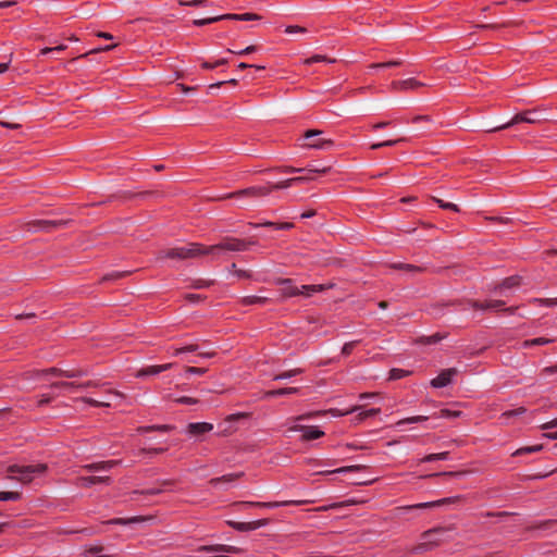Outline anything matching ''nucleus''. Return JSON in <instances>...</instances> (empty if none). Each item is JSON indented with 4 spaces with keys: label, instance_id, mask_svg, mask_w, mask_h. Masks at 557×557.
I'll list each match as a JSON object with an SVG mask.
<instances>
[{
    "label": "nucleus",
    "instance_id": "obj_32",
    "mask_svg": "<svg viewBox=\"0 0 557 557\" xmlns=\"http://www.w3.org/2000/svg\"><path fill=\"white\" fill-rule=\"evenodd\" d=\"M255 226H265V227H274L276 230H290L294 227L293 223L289 222H283V223H275V222H263L260 224H256Z\"/></svg>",
    "mask_w": 557,
    "mask_h": 557
},
{
    "label": "nucleus",
    "instance_id": "obj_6",
    "mask_svg": "<svg viewBox=\"0 0 557 557\" xmlns=\"http://www.w3.org/2000/svg\"><path fill=\"white\" fill-rule=\"evenodd\" d=\"M69 223L66 220H35L27 223L30 232H51Z\"/></svg>",
    "mask_w": 557,
    "mask_h": 557
},
{
    "label": "nucleus",
    "instance_id": "obj_38",
    "mask_svg": "<svg viewBox=\"0 0 557 557\" xmlns=\"http://www.w3.org/2000/svg\"><path fill=\"white\" fill-rule=\"evenodd\" d=\"M78 400L95 407H110L111 404L108 400H96L90 397H82Z\"/></svg>",
    "mask_w": 557,
    "mask_h": 557
},
{
    "label": "nucleus",
    "instance_id": "obj_60",
    "mask_svg": "<svg viewBox=\"0 0 557 557\" xmlns=\"http://www.w3.org/2000/svg\"><path fill=\"white\" fill-rule=\"evenodd\" d=\"M224 84H232V85H236L237 84V81L235 78L233 79H230V81H222V82H218V83H214V84H211L209 86V89L210 90H213V89H218L220 88L222 85Z\"/></svg>",
    "mask_w": 557,
    "mask_h": 557
},
{
    "label": "nucleus",
    "instance_id": "obj_54",
    "mask_svg": "<svg viewBox=\"0 0 557 557\" xmlns=\"http://www.w3.org/2000/svg\"><path fill=\"white\" fill-rule=\"evenodd\" d=\"M206 0H190V1H184L180 0L178 4L182 7H202L205 4Z\"/></svg>",
    "mask_w": 557,
    "mask_h": 557
},
{
    "label": "nucleus",
    "instance_id": "obj_53",
    "mask_svg": "<svg viewBox=\"0 0 557 557\" xmlns=\"http://www.w3.org/2000/svg\"><path fill=\"white\" fill-rule=\"evenodd\" d=\"M174 401L177 404H183V405H196L198 403V399L193 398V397L183 396V397L175 398Z\"/></svg>",
    "mask_w": 557,
    "mask_h": 557
},
{
    "label": "nucleus",
    "instance_id": "obj_15",
    "mask_svg": "<svg viewBox=\"0 0 557 557\" xmlns=\"http://www.w3.org/2000/svg\"><path fill=\"white\" fill-rule=\"evenodd\" d=\"M227 523H228V525H231L233 529H235L237 531L248 532V531H253V530H257V529H259L261 527L267 525L268 524V520L267 519H261V520L251 521V522L228 521Z\"/></svg>",
    "mask_w": 557,
    "mask_h": 557
},
{
    "label": "nucleus",
    "instance_id": "obj_4",
    "mask_svg": "<svg viewBox=\"0 0 557 557\" xmlns=\"http://www.w3.org/2000/svg\"><path fill=\"white\" fill-rule=\"evenodd\" d=\"M546 117L543 116V114L537 110H527L521 113L516 114L509 122L502 124L499 126H496L492 128L491 131H499L505 129L508 127H511L518 123H530V124H536L542 121H545Z\"/></svg>",
    "mask_w": 557,
    "mask_h": 557
},
{
    "label": "nucleus",
    "instance_id": "obj_52",
    "mask_svg": "<svg viewBox=\"0 0 557 557\" xmlns=\"http://www.w3.org/2000/svg\"><path fill=\"white\" fill-rule=\"evenodd\" d=\"M131 272H121V271H114L112 273H109L107 274L106 276H103V280L104 281H111V280H117V278H121V277H124L126 276L127 274H129Z\"/></svg>",
    "mask_w": 557,
    "mask_h": 557
},
{
    "label": "nucleus",
    "instance_id": "obj_8",
    "mask_svg": "<svg viewBox=\"0 0 557 557\" xmlns=\"http://www.w3.org/2000/svg\"><path fill=\"white\" fill-rule=\"evenodd\" d=\"M302 502L298 500H286V502H269V503H262V502H238L235 503L234 506L236 507H257V508H277L281 506H287V505H298Z\"/></svg>",
    "mask_w": 557,
    "mask_h": 557
},
{
    "label": "nucleus",
    "instance_id": "obj_9",
    "mask_svg": "<svg viewBox=\"0 0 557 557\" xmlns=\"http://www.w3.org/2000/svg\"><path fill=\"white\" fill-rule=\"evenodd\" d=\"M522 284V277L519 275H512L503 280L499 284L494 287V290L499 295H507L510 289L518 288Z\"/></svg>",
    "mask_w": 557,
    "mask_h": 557
},
{
    "label": "nucleus",
    "instance_id": "obj_59",
    "mask_svg": "<svg viewBox=\"0 0 557 557\" xmlns=\"http://www.w3.org/2000/svg\"><path fill=\"white\" fill-rule=\"evenodd\" d=\"M102 384L98 381H87L84 383H77V388L99 387Z\"/></svg>",
    "mask_w": 557,
    "mask_h": 557
},
{
    "label": "nucleus",
    "instance_id": "obj_11",
    "mask_svg": "<svg viewBox=\"0 0 557 557\" xmlns=\"http://www.w3.org/2000/svg\"><path fill=\"white\" fill-rule=\"evenodd\" d=\"M361 408H362V406L356 405V406H354L350 409L345 410V411H341L338 409H330L329 411L310 412V413L301 414V416L297 417L296 420L301 421V420L310 419V418H313V417H317V416L326 414V413H331L333 417H342V416H347V414H350L352 412L359 411Z\"/></svg>",
    "mask_w": 557,
    "mask_h": 557
},
{
    "label": "nucleus",
    "instance_id": "obj_43",
    "mask_svg": "<svg viewBox=\"0 0 557 557\" xmlns=\"http://www.w3.org/2000/svg\"><path fill=\"white\" fill-rule=\"evenodd\" d=\"M21 498V493L18 492H0V500L1 502H8V500H18Z\"/></svg>",
    "mask_w": 557,
    "mask_h": 557
},
{
    "label": "nucleus",
    "instance_id": "obj_35",
    "mask_svg": "<svg viewBox=\"0 0 557 557\" xmlns=\"http://www.w3.org/2000/svg\"><path fill=\"white\" fill-rule=\"evenodd\" d=\"M61 372H64V370L59 368H50L46 370H37L34 372V374L38 377L48 375L61 376Z\"/></svg>",
    "mask_w": 557,
    "mask_h": 557
},
{
    "label": "nucleus",
    "instance_id": "obj_41",
    "mask_svg": "<svg viewBox=\"0 0 557 557\" xmlns=\"http://www.w3.org/2000/svg\"><path fill=\"white\" fill-rule=\"evenodd\" d=\"M403 64L401 60H392L388 62H382V63H372L370 65L371 69H387V67H394L399 66Z\"/></svg>",
    "mask_w": 557,
    "mask_h": 557
},
{
    "label": "nucleus",
    "instance_id": "obj_13",
    "mask_svg": "<svg viewBox=\"0 0 557 557\" xmlns=\"http://www.w3.org/2000/svg\"><path fill=\"white\" fill-rule=\"evenodd\" d=\"M461 499L460 496H454V497H446L442 498L435 502H428V503H420L407 507H403L404 510H411V509H425V508H434L446 504H455Z\"/></svg>",
    "mask_w": 557,
    "mask_h": 557
},
{
    "label": "nucleus",
    "instance_id": "obj_34",
    "mask_svg": "<svg viewBox=\"0 0 557 557\" xmlns=\"http://www.w3.org/2000/svg\"><path fill=\"white\" fill-rule=\"evenodd\" d=\"M448 456H449L448 451H443V453H438V454H430V455H426L424 458H422L421 462H432V461H436V460H446V459H448Z\"/></svg>",
    "mask_w": 557,
    "mask_h": 557
},
{
    "label": "nucleus",
    "instance_id": "obj_47",
    "mask_svg": "<svg viewBox=\"0 0 557 557\" xmlns=\"http://www.w3.org/2000/svg\"><path fill=\"white\" fill-rule=\"evenodd\" d=\"M315 62H329V63H333L334 60H331V59H327L326 57L324 55H320V54H315L311 58H308L304 61L305 64L307 65H310L312 63H315Z\"/></svg>",
    "mask_w": 557,
    "mask_h": 557
},
{
    "label": "nucleus",
    "instance_id": "obj_10",
    "mask_svg": "<svg viewBox=\"0 0 557 557\" xmlns=\"http://www.w3.org/2000/svg\"><path fill=\"white\" fill-rule=\"evenodd\" d=\"M275 284L282 286V298L295 297L304 293L299 287L293 285V280L290 278H276Z\"/></svg>",
    "mask_w": 557,
    "mask_h": 557
},
{
    "label": "nucleus",
    "instance_id": "obj_5",
    "mask_svg": "<svg viewBox=\"0 0 557 557\" xmlns=\"http://www.w3.org/2000/svg\"><path fill=\"white\" fill-rule=\"evenodd\" d=\"M251 243H247L243 239L226 237L219 244L212 246H206L207 253L213 252L214 250L225 251H244L248 248Z\"/></svg>",
    "mask_w": 557,
    "mask_h": 557
},
{
    "label": "nucleus",
    "instance_id": "obj_39",
    "mask_svg": "<svg viewBox=\"0 0 557 557\" xmlns=\"http://www.w3.org/2000/svg\"><path fill=\"white\" fill-rule=\"evenodd\" d=\"M121 463V460H107V461H99L98 462V469L99 472L102 471H110L114 467Z\"/></svg>",
    "mask_w": 557,
    "mask_h": 557
},
{
    "label": "nucleus",
    "instance_id": "obj_44",
    "mask_svg": "<svg viewBox=\"0 0 557 557\" xmlns=\"http://www.w3.org/2000/svg\"><path fill=\"white\" fill-rule=\"evenodd\" d=\"M428 416H414V417H409V418H405L400 421L397 422V425H401V424H407V423H419V422H423L425 420H428Z\"/></svg>",
    "mask_w": 557,
    "mask_h": 557
},
{
    "label": "nucleus",
    "instance_id": "obj_58",
    "mask_svg": "<svg viewBox=\"0 0 557 557\" xmlns=\"http://www.w3.org/2000/svg\"><path fill=\"white\" fill-rule=\"evenodd\" d=\"M460 416V411H451V410H448V409H442L440 411V417L441 418H457Z\"/></svg>",
    "mask_w": 557,
    "mask_h": 557
},
{
    "label": "nucleus",
    "instance_id": "obj_42",
    "mask_svg": "<svg viewBox=\"0 0 557 557\" xmlns=\"http://www.w3.org/2000/svg\"><path fill=\"white\" fill-rule=\"evenodd\" d=\"M222 20H225L224 14L223 15L213 16V17H208V18L195 20L193 23L196 26H203V25H208V24H211V23H214V22H218V21H222Z\"/></svg>",
    "mask_w": 557,
    "mask_h": 557
},
{
    "label": "nucleus",
    "instance_id": "obj_2",
    "mask_svg": "<svg viewBox=\"0 0 557 557\" xmlns=\"http://www.w3.org/2000/svg\"><path fill=\"white\" fill-rule=\"evenodd\" d=\"M46 470L47 466L45 463L29 466L13 465L8 468V478L26 484L32 482L36 475L45 473Z\"/></svg>",
    "mask_w": 557,
    "mask_h": 557
},
{
    "label": "nucleus",
    "instance_id": "obj_31",
    "mask_svg": "<svg viewBox=\"0 0 557 557\" xmlns=\"http://www.w3.org/2000/svg\"><path fill=\"white\" fill-rule=\"evenodd\" d=\"M242 474L243 473L226 474L221 478L211 479L209 483L212 486H218L220 483H231V482L235 481L236 479H238L239 476H242Z\"/></svg>",
    "mask_w": 557,
    "mask_h": 557
},
{
    "label": "nucleus",
    "instance_id": "obj_7",
    "mask_svg": "<svg viewBox=\"0 0 557 557\" xmlns=\"http://www.w3.org/2000/svg\"><path fill=\"white\" fill-rule=\"evenodd\" d=\"M270 193H271V188L269 186H252V187H248V188L228 194L225 196V198H232V197L237 198V199L259 198V197H264V196L269 195Z\"/></svg>",
    "mask_w": 557,
    "mask_h": 557
},
{
    "label": "nucleus",
    "instance_id": "obj_36",
    "mask_svg": "<svg viewBox=\"0 0 557 557\" xmlns=\"http://www.w3.org/2000/svg\"><path fill=\"white\" fill-rule=\"evenodd\" d=\"M302 373V369L300 368H296V369H293V370H289V371H285V372H282L280 374H276L273 380L275 381H281V380H287L292 376H295V375H298Z\"/></svg>",
    "mask_w": 557,
    "mask_h": 557
},
{
    "label": "nucleus",
    "instance_id": "obj_62",
    "mask_svg": "<svg viewBox=\"0 0 557 557\" xmlns=\"http://www.w3.org/2000/svg\"><path fill=\"white\" fill-rule=\"evenodd\" d=\"M212 284V281H205V280H196L193 283L194 288H206L209 287Z\"/></svg>",
    "mask_w": 557,
    "mask_h": 557
},
{
    "label": "nucleus",
    "instance_id": "obj_33",
    "mask_svg": "<svg viewBox=\"0 0 557 557\" xmlns=\"http://www.w3.org/2000/svg\"><path fill=\"white\" fill-rule=\"evenodd\" d=\"M380 412H381L380 408H372L369 410H364V411L359 412L358 416H356L355 420L357 423H360L370 417H374V416L379 414Z\"/></svg>",
    "mask_w": 557,
    "mask_h": 557
},
{
    "label": "nucleus",
    "instance_id": "obj_14",
    "mask_svg": "<svg viewBox=\"0 0 557 557\" xmlns=\"http://www.w3.org/2000/svg\"><path fill=\"white\" fill-rule=\"evenodd\" d=\"M457 372L458 371L456 368L443 370L435 379L431 381V385L435 388L445 387L451 382Z\"/></svg>",
    "mask_w": 557,
    "mask_h": 557
},
{
    "label": "nucleus",
    "instance_id": "obj_48",
    "mask_svg": "<svg viewBox=\"0 0 557 557\" xmlns=\"http://www.w3.org/2000/svg\"><path fill=\"white\" fill-rule=\"evenodd\" d=\"M541 449H542V445L528 446V447H523V448L516 450L513 455L519 456V455H523V454H531V453L540 451Z\"/></svg>",
    "mask_w": 557,
    "mask_h": 557
},
{
    "label": "nucleus",
    "instance_id": "obj_63",
    "mask_svg": "<svg viewBox=\"0 0 557 557\" xmlns=\"http://www.w3.org/2000/svg\"><path fill=\"white\" fill-rule=\"evenodd\" d=\"M307 32V29L305 27H301V26H287L286 29H285V33L287 34H294V33H301V34H305Z\"/></svg>",
    "mask_w": 557,
    "mask_h": 557
},
{
    "label": "nucleus",
    "instance_id": "obj_57",
    "mask_svg": "<svg viewBox=\"0 0 557 557\" xmlns=\"http://www.w3.org/2000/svg\"><path fill=\"white\" fill-rule=\"evenodd\" d=\"M534 302H539L543 306L550 307L557 305V297L556 298H536L533 300Z\"/></svg>",
    "mask_w": 557,
    "mask_h": 557
},
{
    "label": "nucleus",
    "instance_id": "obj_24",
    "mask_svg": "<svg viewBox=\"0 0 557 557\" xmlns=\"http://www.w3.org/2000/svg\"><path fill=\"white\" fill-rule=\"evenodd\" d=\"M299 392L298 387H284V388H277L272 391H267L263 395V398L268 399L275 396H284V395H292L297 394Z\"/></svg>",
    "mask_w": 557,
    "mask_h": 557
},
{
    "label": "nucleus",
    "instance_id": "obj_21",
    "mask_svg": "<svg viewBox=\"0 0 557 557\" xmlns=\"http://www.w3.org/2000/svg\"><path fill=\"white\" fill-rule=\"evenodd\" d=\"M212 430H213V424L208 423V422H195V423H189L187 425V432L194 436L208 433Z\"/></svg>",
    "mask_w": 557,
    "mask_h": 557
},
{
    "label": "nucleus",
    "instance_id": "obj_50",
    "mask_svg": "<svg viewBox=\"0 0 557 557\" xmlns=\"http://www.w3.org/2000/svg\"><path fill=\"white\" fill-rule=\"evenodd\" d=\"M441 339H443V336H442V335H440V334H433V335H431V336L422 337V338L420 339V342H421L422 344H428V345H430V344H436V343H438Z\"/></svg>",
    "mask_w": 557,
    "mask_h": 557
},
{
    "label": "nucleus",
    "instance_id": "obj_23",
    "mask_svg": "<svg viewBox=\"0 0 557 557\" xmlns=\"http://www.w3.org/2000/svg\"><path fill=\"white\" fill-rule=\"evenodd\" d=\"M245 417H246V413H236V414H231V416H228V417L225 419L224 423H223V424H221V426H223V429L220 431V434H221V435H224V436L232 434L234 430H233V428L231 426V423H232L233 421H236V420L243 419V418H245Z\"/></svg>",
    "mask_w": 557,
    "mask_h": 557
},
{
    "label": "nucleus",
    "instance_id": "obj_19",
    "mask_svg": "<svg viewBox=\"0 0 557 557\" xmlns=\"http://www.w3.org/2000/svg\"><path fill=\"white\" fill-rule=\"evenodd\" d=\"M173 367V363H165L160 366H149L146 368H143L136 372V377H144L147 375H157L163 371H166Z\"/></svg>",
    "mask_w": 557,
    "mask_h": 557
},
{
    "label": "nucleus",
    "instance_id": "obj_17",
    "mask_svg": "<svg viewBox=\"0 0 557 557\" xmlns=\"http://www.w3.org/2000/svg\"><path fill=\"white\" fill-rule=\"evenodd\" d=\"M238 548L232 545H203L198 548V552H206V553H224V554H235L238 553Z\"/></svg>",
    "mask_w": 557,
    "mask_h": 557
},
{
    "label": "nucleus",
    "instance_id": "obj_26",
    "mask_svg": "<svg viewBox=\"0 0 557 557\" xmlns=\"http://www.w3.org/2000/svg\"><path fill=\"white\" fill-rule=\"evenodd\" d=\"M391 268L397 269V270H405L411 276L416 275L417 273H421V272L424 271V268H421V267H418V265H413V264H408V263H400V262L399 263H393L391 265Z\"/></svg>",
    "mask_w": 557,
    "mask_h": 557
},
{
    "label": "nucleus",
    "instance_id": "obj_46",
    "mask_svg": "<svg viewBox=\"0 0 557 557\" xmlns=\"http://www.w3.org/2000/svg\"><path fill=\"white\" fill-rule=\"evenodd\" d=\"M330 166L319 168L318 165L310 164L308 165V168L305 169V172L310 173L312 175L315 173L325 174L330 171Z\"/></svg>",
    "mask_w": 557,
    "mask_h": 557
},
{
    "label": "nucleus",
    "instance_id": "obj_28",
    "mask_svg": "<svg viewBox=\"0 0 557 557\" xmlns=\"http://www.w3.org/2000/svg\"><path fill=\"white\" fill-rule=\"evenodd\" d=\"M309 148L319 149V150H330L334 146V141L332 139L319 138L307 145Z\"/></svg>",
    "mask_w": 557,
    "mask_h": 557
},
{
    "label": "nucleus",
    "instance_id": "obj_20",
    "mask_svg": "<svg viewBox=\"0 0 557 557\" xmlns=\"http://www.w3.org/2000/svg\"><path fill=\"white\" fill-rule=\"evenodd\" d=\"M183 352H198V355L203 358H211L215 355L214 350H202V349H200V346L196 345V344H191V345H187V346L177 348V349H175L174 355L177 356Z\"/></svg>",
    "mask_w": 557,
    "mask_h": 557
},
{
    "label": "nucleus",
    "instance_id": "obj_40",
    "mask_svg": "<svg viewBox=\"0 0 557 557\" xmlns=\"http://www.w3.org/2000/svg\"><path fill=\"white\" fill-rule=\"evenodd\" d=\"M297 184V180H294L293 177L292 178H287L285 181H282V182H278L276 184H273L271 186H269L271 188V190L273 189H285V188H288L293 185H296Z\"/></svg>",
    "mask_w": 557,
    "mask_h": 557
},
{
    "label": "nucleus",
    "instance_id": "obj_49",
    "mask_svg": "<svg viewBox=\"0 0 557 557\" xmlns=\"http://www.w3.org/2000/svg\"><path fill=\"white\" fill-rule=\"evenodd\" d=\"M409 373H410L409 371H406V370H403V369H392L391 372H389V379L391 380H398V379L405 377Z\"/></svg>",
    "mask_w": 557,
    "mask_h": 557
},
{
    "label": "nucleus",
    "instance_id": "obj_16",
    "mask_svg": "<svg viewBox=\"0 0 557 557\" xmlns=\"http://www.w3.org/2000/svg\"><path fill=\"white\" fill-rule=\"evenodd\" d=\"M424 86L423 83L414 79V78H408L404 81H394L391 85L392 89L396 91H406L410 89H416L419 87Z\"/></svg>",
    "mask_w": 557,
    "mask_h": 557
},
{
    "label": "nucleus",
    "instance_id": "obj_37",
    "mask_svg": "<svg viewBox=\"0 0 557 557\" xmlns=\"http://www.w3.org/2000/svg\"><path fill=\"white\" fill-rule=\"evenodd\" d=\"M87 375V371L82 369H72V370H64V372H61V376L67 377V379H75Z\"/></svg>",
    "mask_w": 557,
    "mask_h": 557
},
{
    "label": "nucleus",
    "instance_id": "obj_3",
    "mask_svg": "<svg viewBox=\"0 0 557 557\" xmlns=\"http://www.w3.org/2000/svg\"><path fill=\"white\" fill-rule=\"evenodd\" d=\"M449 529L447 528H434L422 533L424 542L419 543L410 548V553L414 555L424 554L435 546L438 545L440 540L435 539V535H444Z\"/></svg>",
    "mask_w": 557,
    "mask_h": 557
},
{
    "label": "nucleus",
    "instance_id": "obj_25",
    "mask_svg": "<svg viewBox=\"0 0 557 557\" xmlns=\"http://www.w3.org/2000/svg\"><path fill=\"white\" fill-rule=\"evenodd\" d=\"M332 285H325V284H318V285H302L300 286V290L305 292V293H301L300 295L302 296H306V297H310L312 296L314 293H321V292H324L325 289L330 288Z\"/></svg>",
    "mask_w": 557,
    "mask_h": 557
},
{
    "label": "nucleus",
    "instance_id": "obj_22",
    "mask_svg": "<svg viewBox=\"0 0 557 557\" xmlns=\"http://www.w3.org/2000/svg\"><path fill=\"white\" fill-rule=\"evenodd\" d=\"M470 305L474 309L496 310V309L502 308L505 305V301H503V300H490V301H486L484 304L479 302V301H471Z\"/></svg>",
    "mask_w": 557,
    "mask_h": 557
},
{
    "label": "nucleus",
    "instance_id": "obj_1",
    "mask_svg": "<svg viewBox=\"0 0 557 557\" xmlns=\"http://www.w3.org/2000/svg\"><path fill=\"white\" fill-rule=\"evenodd\" d=\"M206 253V246L198 243H189L183 247L162 249L158 252L157 259L187 260L205 256Z\"/></svg>",
    "mask_w": 557,
    "mask_h": 557
},
{
    "label": "nucleus",
    "instance_id": "obj_29",
    "mask_svg": "<svg viewBox=\"0 0 557 557\" xmlns=\"http://www.w3.org/2000/svg\"><path fill=\"white\" fill-rule=\"evenodd\" d=\"M270 299L268 297H262V296H245V297L240 298L239 302L243 306H251V305H264Z\"/></svg>",
    "mask_w": 557,
    "mask_h": 557
},
{
    "label": "nucleus",
    "instance_id": "obj_27",
    "mask_svg": "<svg viewBox=\"0 0 557 557\" xmlns=\"http://www.w3.org/2000/svg\"><path fill=\"white\" fill-rule=\"evenodd\" d=\"M555 339L554 338H548V337H536V338H533V339H525L521 343V347L522 348H530V347H533V346H542V345H547V344H550V343H554Z\"/></svg>",
    "mask_w": 557,
    "mask_h": 557
},
{
    "label": "nucleus",
    "instance_id": "obj_61",
    "mask_svg": "<svg viewBox=\"0 0 557 557\" xmlns=\"http://www.w3.org/2000/svg\"><path fill=\"white\" fill-rule=\"evenodd\" d=\"M357 342H349L346 343L342 348V354L345 356H348L351 354L352 349L355 348Z\"/></svg>",
    "mask_w": 557,
    "mask_h": 557
},
{
    "label": "nucleus",
    "instance_id": "obj_18",
    "mask_svg": "<svg viewBox=\"0 0 557 557\" xmlns=\"http://www.w3.org/2000/svg\"><path fill=\"white\" fill-rule=\"evenodd\" d=\"M100 483H106V484H110L111 483V478L110 476H79L76 481V484L78 486H82V487H90L91 485H95V484H100Z\"/></svg>",
    "mask_w": 557,
    "mask_h": 557
},
{
    "label": "nucleus",
    "instance_id": "obj_56",
    "mask_svg": "<svg viewBox=\"0 0 557 557\" xmlns=\"http://www.w3.org/2000/svg\"><path fill=\"white\" fill-rule=\"evenodd\" d=\"M51 387L77 388V383H75V382H54L51 384Z\"/></svg>",
    "mask_w": 557,
    "mask_h": 557
},
{
    "label": "nucleus",
    "instance_id": "obj_51",
    "mask_svg": "<svg viewBox=\"0 0 557 557\" xmlns=\"http://www.w3.org/2000/svg\"><path fill=\"white\" fill-rule=\"evenodd\" d=\"M361 469V466H348V467H342L333 471H326L325 473H345V472H352L358 471Z\"/></svg>",
    "mask_w": 557,
    "mask_h": 557
},
{
    "label": "nucleus",
    "instance_id": "obj_12",
    "mask_svg": "<svg viewBox=\"0 0 557 557\" xmlns=\"http://www.w3.org/2000/svg\"><path fill=\"white\" fill-rule=\"evenodd\" d=\"M289 431L292 432H302L301 438L304 441H311L315 438H320L324 435V432L321 430H318L314 426H306L300 424H295L289 428Z\"/></svg>",
    "mask_w": 557,
    "mask_h": 557
},
{
    "label": "nucleus",
    "instance_id": "obj_64",
    "mask_svg": "<svg viewBox=\"0 0 557 557\" xmlns=\"http://www.w3.org/2000/svg\"><path fill=\"white\" fill-rule=\"evenodd\" d=\"M305 173L306 174L302 176L293 177L294 180H297V184L306 183V182L312 181L314 178V176L312 174L307 173V172H305Z\"/></svg>",
    "mask_w": 557,
    "mask_h": 557
},
{
    "label": "nucleus",
    "instance_id": "obj_55",
    "mask_svg": "<svg viewBox=\"0 0 557 557\" xmlns=\"http://www.w3.org/2000/svg\"><path fill=\"white\" fill-rule=\"evenodd\" d=\"M465 474H466V472H463V471H449V472H440V473L430 474L429 476L430 478H433V476H462Z\"/></svg>",
    "mask_w": 557,
    "mask_h": 557
},
{
    "label": "nucleus",
    "instance_id": "obj_30",
    "mask_svg": "<svg viewBox=\"0 0 557 557\" xmlns=\"http://www.w3.org/2000/svg\"><path fill=\"white\" fill-rule=\"evenodd\" d=\"M225 20H235V21H259L261 16L255 13H244V14H224Z\"/></svg>",
    "mask_w": 557,
    "mask_h": 557
},
{
    "label": "nucleus",
    "instance_id": "obj_45",
    "mask_svg": "<svg viewBox=\"0 0 557 557\" xmlns=\"http://www.w3.org/2000/svg\"><path fill=\"white\" fill-rule=\"evenodd\" d=\"M433 200L442 208V209H447V210H453L455 212H458L459 211V208L457 205L453 203V202H445L444 200L442 199H438L436 197H433Z\"/></svg>",
    "mask_w": 557,
    "mask_h": 557
}]
</instances>
